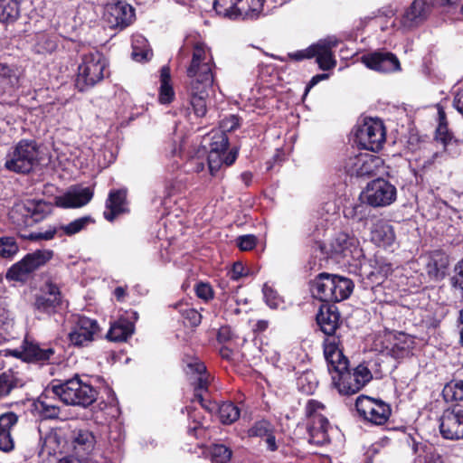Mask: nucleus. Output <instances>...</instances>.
<instances>
[{"label": "nucleus", "instance_id": "f257e3e1", "mask_svg": "<svg viewBox=\"0 0 463 463\" xmlns=\"http://www.w3.org/2000/svg\"><path fill=\"white\" fill-rule=\"evenodd\" d=\"M214 66L213 58L206 46L203 43H195L186 73L190 79L187 90L189 100L197 117H203L207 112L206 100L209 89L213 83Z\"/></svg>", "mask_w": 463, "mask_h": 463}, {"label": "nucleus", "instance_id": "f03ea898", "mask_svg": "<svg viewBox=\"0 0 463 463\" xmlns=\"http://www.w3.org/2000/svg\"><path fill=\"white\" fill-rule=\"evenodd\" d=\"M52 393L64 404L86 408L97 400V391L78 374L65 381H53Z\"/></svg>", "mask_w": 463, "mask_h": 463}, {"label": "nucleus", "instance_id": "7ed1b4c3", "mask_svg": "<svg viewBox=\"0 0 463 463\" xmlns=\"http://www.w3.org/2000/svg\"><path fill=\"white\" fill-rule=\"evenodd\" d=\"M108 68V61L99 52L84 54L78 67L76 86L80 91L91 88L100 82Z\"/></svg>", "mask_w": 463, "mask_h": 463}, {"label": "nucleus", "instance_id": "20e7f679", "mask_svg": "<svg viewBox=\"0 0 463 463\" xmlns=\"http://www.w3.org/2000/svg\"><path fill=\"white\" fill-rule=\"evenodd\" d=\"M264 0H215L217 14L231 19L255 20L263 11Z\"/></svg>", "mask_w": 463, "mask_h": 463}, {"label": "nucleus", "instance_id": "39448f33", "mask_svg": "<svg viewBox=\"0 0 463 463\" xmlns=\"http://www.w3.org/2000/svg\"><path fill=\"white\" fill-rule=\"evenodd\" d=\"M39 162L37 145L32 140H21L6 156L5 166L16 173H29Z\"/></svg>", "mask_w": 463, "mask_h": 463}, {"label": "nucleus", "instance_id": "423d86ee", "mask_svg": "<svg viewBox=\"0 0 463 463\" xmlns=\"http://www.w3.org/2000/svg\"><path fill=\"white\" fill-rule=\"evenodd\" d=\"M372 379V372L365 364H360L353 371L347 368L332 376L334 386L342 395H353L358 392Z\"/></svg>", "mask_w": 463, "mask_h": 463}, {"label": "nucleus", "instance_id": "0eeeda50", "mask_svg": "<svg viewBox=\"0 0 463 463\" xmlns=\"http://www.w3.org/2000/svg\"><path fill=\"white\" fill-rule=\"evenodd\" d=\"M325 406L315 400H309L306 405V415L308 418V441L315 445H324L329 441L327 433L328 420L321 413Z\"/></svg>", "mask_w": 463, "mask_h": 463}, {"label": "nucleus", "instance_id": "6e6552de", "mask_svg": "<svg viewBox=\"0 0 463 463\" xmlns=\"http://www.w3.org/2000/svg\"><path fill=\"white\" fill-rule=\"evenodd\" d=\"M95 444L96 439L91 431L73 430L70 440L72 455L61 458L59 463H96L88 457L93 451Z\"/></svg>", "mask_w": 463, "mask_h": 463}, {"label": "nucleus", "instance_id": "1a4fd4ad", "mask_svg": "<svg viewBox=\"0 0 463 463\" xmlns=\"http://www.w3.org/2000/svg\"><path fill=\"white\" fill-rule=\"evenodd\" d=\"M52 256L53 251L51 250H37L28 253L8 269L6 278L11 280L23 281L31 272L46 264Z\"/></svg>", "mask_w": 463, "mask_h": 463}, {"label": "nucleus", "instance_id": "9d476101", "mask_svg": "<svg viewBox=\"0 0 463 463\" xmlns=\"http://www.w3.org/2000/svg\"><path fill=\"white\" fill-rule=\"evenodd\" d=\"M52 256L53 251L51 250H37L28 253L8 269L6 278L11 280L23 281L31 272L46 264Z\"/></svg>", "mask_w": 463, "mask_h": 463}, {"label": "nucleus", "instance_id": "9b49d317", "mask_svg": "<svg viewBox=\"0 0 463 463\" xmlns=\"http://www.w3.org/2000/svg\"><path fill=\"white\" fill-rule=\"evenodd\" d=\"M355 137L358 145L363 148L378 151L385 141V128L382 120L369 118L358 127Z\"/></svg>", "mask_w": 463, "mask_h": 463}, {"label": "nucleus", "instance_id": "f8f14e48", "mask_svg": "<svg viewBox=\"0 0 463 463\" xmlns=\"http://www.w3.org/2000/svg\"><path fill=\"white\" fill-rule=\"evenodd\" d=\"M208 155V167L212 175H215L222 165H232L238 155L236 148L228 152L229 139L223 133L213 137Z\"/></svg>", "mask_w": 463, "mask_h": 463}, {"label": "nucleus", "instance_id": "ddd939ff", "mask_svg": "<svg viewBox=\"0 0 463 463\" xmlns=\"http://www.w3.org/2000/svg\"><path fill=\"white\" fill-rule=\"evenodd\" d=\"M383 165V159L369 153H359L349 156L344 168L351 176L370 177L378 174Z\"/></svg>", "mask_w": 463, "mask_h": 463}, {"label": "nucleus", "instance_id": "4468645a", "mask_svg": "<svg viewBox=\"0 0 463 463\" xmlns=\"http://www.w3.org/2000/svg\"><path fill=\"white\" fill-rule=\"evenodd\" d=\"M355 407L364 420L375 425L384 424L391 415V408L387 403L364 395L356 399Z\"/></svg>", "mask_w": 463, "mask_h": 463}, {"label": "nucleus", "instance_id": "2eb2a0df", "mask_svg": "<svg viewBox=\"0 0 463 463\" xmlns=\"http://www.w3.org/2000/svg\"><path fill=\"white\" fill-rule=\"evenodd\" d=\"M439 433L449 440L463 439V406L446 409L439 418Z\"/></svg>", "mask_w": 463, "mask_h": 463}, {"label": "nucleus", "instance_id": "dca6fc26", "mask_svg": "<svg viewBox=\"0 0 463 463\" xmlns=\"http://www.w3.org/2000/svg\"><path fill=\"white\" fill-rule=\"evenodd\" d=\"M364 197L371 206L384 207L396 200V187L390 182L378 178L368 184Z\"/></svg>", "mask_w": 463, "mask_h": 463}, {"label": "nucleus", "instance_id": "f3484780", "mask_svg": "<svg viewBox=\"0 0 463 463\" xmlns=\"http://www.w3.org/2000/svg\"><path fill=\"white\" fill-rule=\"evenodd\" d=\"M99 326L96 320L84 316L74 317L73 326L69 333V340L74 346H85L94 340Z\"/></svg>", "mask_w": 463, "mask_h": 463}, {"label": "nucleus", "instance_id": "a211bd4d", "mask_svg": "<svg viewBox=\"0 0 463 463\" xmlns=\"http://www.w3.org/2000/svg\"><path fill=\"white\" fill-rule=\"evenodd\" d=\"M103 17L110 28L123 30L133 22L135 12L127 3H110L106 5Z\"/></svg>", "mask_w": 463, "mask_h": 463}, {"label": "nucleus", "instance_id": "6ab92c4d", "mask_svg": "<svg viewBox=\"0 0 463 463\" xmlns=\"http://www.w3.org/2000/svg\"><path fill=\"white\" fill-rule=\"evenodd\" d=\"M62 303V297L59 287L47 282L41 289V293L36 297L34 307L44 314H54Z\"/></svg>", "mask_w": 463, "mask_h": 463}, {"label": "nucleus", "instance_id": "aec40b11", "mask_svg": "<svg viewBox=\"0 0 463 463\" xmlns=\"http://www.w3.org/2000/svg\"><path fill=\"white\" fill-rule=\"evenodd\" d=\"M362 62L369 69L388 73L401 70V64L396 57L389 52H373L362 56Z\"/></svg>", "mask_w": 463, "mask_h": 463}, {"label": "nucleus", "instance_id": "412c9836", "mask_svg": "<svg viewBox=\"0 0 463 463\" xmlns=\"http://www.w3.org/2000/svg\"><path fill=\"white\" fill-rule=\"evenodd\" d=\"M15 357H20L28 363L47 364L55 361V350L52 347L43 348L37 344L24 342L23 350L12 352Z\"/></svg>", "mask_w": 463, "mask_h": 463}, {"label": "nucleus", "instance_id": "4be33fe9", "mask_svg": "<svg viewBox=\"0 0 463 463\" xmlns=\"http://www.w3.org/2000/svg\"><path fill=\"white\" fill-rule=\"evenodd\" d=\"M338 41L333 37L320 40L313 44L314 57L317 58V62L321 70L329 71L335 67L336 61L332 49L336 47Z\"/></svg>", "mask_w": 463, "mask_h": 463}, {"label": "nucleus", "instance_id": "5701e85b", "mask_svg": "<svg viewBox=\"0 0 463 463\" xmlns=\"http://www.w3.org/2000/svg\"><path fill=\"white\" fill-rule=\"evenodd\" d=\"M93 197L89 187H74L55 198V204L61 208H79L86 205Z\"/></svg>", "mask_w": 463, "mask_h": 463}, {"label": "nucleus", "instance_id": "b1692460", "mask_svg": "<svg viewBox=\"0 0 463 463\" xmlns=\"http://www.w3.org/2000/svg\"><path fill=\"white\" fill-rule=\"evenodd\" d=\"M391 346H387V353L395 359H402L409 356L414 348V338L403 332L390 335Z\"/></svg>", "mask_w": 463, "mask_h": 463}, {"label": "nucleus", "instance_id": "393cba45", "mask_svg": "<svg viewBox=\"0 0 463 463\" xmlns=\"http://www.w3.org/2000/svg\"><path fill=\"white\" fill-rule=\"evenodd\" d=\"M339 320L340 314L334 305L321 306L317 315V324L326 335H335V330L339 326Z\"/></svg>", "mask_w": 463, "mask_h": 463}, {"label": "nucleus", "instance_id": "a878e982", "mask_svg": "<svg viewBox=\"0 0 463 463\" xmlns=\"http://www.w3.org/2000/svg\"><path fill=\"white\" fill-rule=\"evenodd\" d=\"M435 140L442 146L443 153L451 157L459 156L461 142L449 130L447 123L439 124L436 129Z\"/></svg>", "mask_w": 463, "mask_h": 463}, {"label": "nucleus", "instance_id": "bb28decb", "mask_svg": "<svg viewBox=\"0 0 463 463\" xmlns=\"http://www.w3.org/2000/svg\"><path fill=\"white\" fill-rule=\"evenodd\" d=\"M334 275L329 273L318 274L311 284V292L314 298L322 302H334L336 297L333 295Z\"/></svg>", "mask_w": 463, "mask_h": 463}, {"label": "nucleus", "instance_id": "cd10ccee", "mask_svg": "<svg viewBox=\"0 0 463 463\" xmlns=\"http://www.w3.org/2000/svg\"><path fill=\"white\" fill-rule=\"evenodd\" d=\"M18 417L14 412H5L0 415V450L10 452L14 448L11 435L12 430L17 424Z\"/></svg>", "mask_w": 463, "mask_h": 463}, {"label": "nucleus", "instance_id": "c85d7f7f", "mask_svg": "<svg viewBox=\"0 0 463 463\" xmlns=\"http://www.w3.org/2000/svg\"><path fill=\"white\" fill-rule=\"evenodd\" d=\"M187 373L194 376L192 383L194 386L195 397L203 402V392L208 390L209 374L206 372L205 365L194 361L187 364Z\"/></svg>", "mask_w": 463, "mask_h": 463}, {"label": "nucleus", "instance_id": "c756f323", "mask_svg": "<svg viewBox=\"0 0 463 463\" xmlns=\"http://www.w3.org/2000/svg\"><path fill=\"white\" fill-rule=\"evenodd\" d=\"M429 6L423 0H414L405 11L402 24L406 28H412L421 24L428 15Z\"/></svg>", "mask_w": 463, "mask_h": 463}, {"label": "nucleus", "instance_id": "7c9ffc66", "mask_svg": "<svg viewBox=\"0 0 463 463\" xmlns=\"http://www.w3.org/2000/svg\"><path fill=\"white\" fill-rule=\"evenodd\" d=\"M449 265V256L440 250L431 252L426 266L429 277L435 280L442 279Z\"/></svg>", "mask_w": 463, "mask_h": 463}, {"label": "nucleus", "instance_id": "2f4dec72", "mask_svg": "<svg viewBox=\"0 0 463 463\" xmlns=\"http://www.w3.org/2000/svg\"><path fill=\"white\" fill-rule=\"evenodd\" d=\"M371 241L384 248L392 245L395 241L392 225L383 220L377 221L371 229Z\"/></svg>", "mask_w": 463, "mask_h": 463}, {"label": "nucleus", "instance_id": "473e14b6", "mask_svg": "<svg viewBox=\"0 0 463 463\" xmlns=\"http://www.w3.org/2000/svg\"><path fill=\"white\" fill-rule=\"evenodd\" d=\"M127 192L125 190L111 191L106 202V211L103 213L104 218L109 222H113L115 218L127 211L126 209Z\"/></svg>", "mask_w": 463, "mask_h": 463}, {"label": "nucleus", "instance_id": "72a5a7b5", "mask_svg": "<svg viewBox=\"0 0 463 463\" xmlns=\"http://www.w3.org/2000/svg\"><path fill=\"white\" fill-rule=\"evenodd\" d=\"M134 333V324L127 318H119L111 324L107 338L112 342H126Z\"/></svg>", "mask_w": 463, "mask_h": 463}, {"label": "nucleus", "instance_id": "f704fd0d", "mask_svg": "<svg viewBox=\"0 0 463 463\" xmlns=\"http://www.w3.org/2000/svg\"><path fill=\"white\" fill-rule=\"evenodd\" d=\"M355 240L345 233L336 235L329 244V253L332 256L347 257L352 253L351 247L354 246Z\"/></svg>", "mask_w": 463, "mask_h": 463}, {"label": "nucleus", "instance_id": "c9c22d12", "mask_svg": "<svg viewBox=\"0 0 463 463\" xmlns=\"http://www.w3.org/2000/svg\"><path fill=\"white\" fill-rule=\"evenodd\" d=\"M24 381L18 372L12 369L0 374V396H7L14 389L21 388Z\"/></svg>", "mask_w": 463, "mask_h": 463}, {"label": "nucleus", "instance_id": "e433bc0d", "mask_svg": "<svg viewBox=\"0 0 463 463\" xmlns=\"http://www.w3.org/2000/svg\"><path fill=\"white\" fill-rule=\"evenodd\" d=\"M52 387L47 389L37 401L36 408L43 414L44 418L55 419L58 418L61 413V408L51 401Z\"/></svg>", "mask_w": 463, "mask_h": 463}, {"label": "nucleus", "instance_id": "4c0bfd02", "mask_svg": "<svg viewBox=\"0 0 463 463\" xmlns=\"http://www.w3.org/2000/svg\"><path fill=\"white\" fill-rule=\"evenodd\" d=\"M171 75L170 69L167 66L162 67L160 71V90H159V102L161 104H169L175 97V92L172 85L170 84Z\"/></svg>", "mask_w": 463, "mask_h": 463}, {"label": "nucleus", "instance_id": "58836bf2", "mask_svg": "<svg viewBox=\"0 0 463 463\" xmlns=\"http://www.w3.org/2000/svg\"><path fill=\"white\" fill-rule=\"evenodd\" d=\"M27 209L29 212V216L32 220V225L35 222L43 221L47 215H49L52 212V204L42 201H27L26 202Z\"/></svg>", "mask_w": 463, "mask_h": 463}, {"label": "nucleus", "instance_id": "ea45409f", "mask_svg": "<svg viewBox=\"0 0 463 463\" xmlns=\"http://www.w3.org/2000/svg\"><path fill=\"white\" fill-rule=\"evenodd\" d=\"M333 295L336 297L334 302H340L349 298L354 289V283L351 279L334 275Z\"/></svg>", "mask_w": 463, "mask_h": 463}, {"label": "nucleus", "instance_id": "a19ab883", "mask_svg": "<svg viewBox=\"0 0 463 463\" xmlns=\"http://www.w3.org/2000/svg\"><path fill=\"white\" fill-rule=\"evenodd\" d=\"M21 0H0V22L14 23L19 16Z\"/></svg>", "mask_w": 463, "mask_h": 463}, {"label": "nucleus", "instance_id": "79ce46f5", "mask_svg": "<svg viewBox=\"0 0 463 463\" xmlns=\"http://www.w3.org/2000/svg\"><path fill=\"white\" fill-rule=\"evenodd\" d=\"M9 218L18 227L32 225L26 203H15L9 212Z\"/></svg>", "mask_w": 463, "mask_h": 463}, {"label": "nucleus", "instance_id": "37998d69", "mask_svg": "<svg viewBox=\"0 0 463 463\" xmlns=\"http://www.w3.org/2000/svg\"><path fill=\"white\" fill-rule=\"evenodd\" d=\"M94 222V219L90 216H83L78 218L68 224L60 225V229L61 232L59 234V237L62 235L72 236L82 230H84L88 225Z\"/></svg>", "mask_w": 463, "mask_h": 463}, {"label": "nucleus", "instance_id": "c03bdc74", "mask_svg": "<svg viewBox=\"0 0 463 463\" xmlns=\"http://www.w3.org/2000/svg\"><path fill=\"white\" fill-rule=\"evenodd\" d=\"M442 395L447 402L463 401V380H453L447 383Z\"/></svg>", "mask_w": 463, "mask_h": 463}, {"label": "nucleus", "instance_id": "a18cd8bd", "mask_svg": "<svg viewBox=\"0 0 463 463\" xmlns=\"http://www.w3.org/2000/svg\"><path fill=\"white\" fill-rule=\"evenodd\" d=\"M412 450L418 455V463H421L422 454H424V463H446L439 454L430 449L427 451V445L425 444L414 441Z\"/></svg>", "mask_w": 463, "mask_h": 463}, {"label": "nucleus", "instance_id": "49530a36", "mask_svg": "<svg viewBox=\"0 0 463 463\" xmlns=\"http://www.w3.org/2000/svg\"><path fill=\"white\" fill-rule=\"evenodd\" d=\"M240 417V410L232 402H223L219 406V418L224 424H232Z\"/></svg>", "mask_w": 463, "mask_h": 463}, {"label": "nucleus", "instance_id": "de8ad7c7", "mask_svg": "<svg viewBox=\"0 0 463 463\" xmlns=\"http://www.w3.org/2000/svg\"><path fill=\"white\" fill-rule=\"evenodd\" d=\"M324 355L326 361H332V357H342V349L340 348V339L337 335H326L324 341Z\"/></svg>", "mask_w": 463, "mask_h": 463}, {"label": "nucleus", "instance_id": "09e8293b", "mask_svg": "<svg viewBox=\"0 0 463 463\" xmlns=\"http://www.w3.org/2000/svg\"><path fill=\"white\" fill-rule=\"evenodd\" d=\"M213 463H228L232 458V450L222 444H214L211 448Z\"/></svg>", "mask_w": 463, "mask_h": 463}, {"label": "nucleus", "instance_id": "8fccbe9b", "mask_svg": "<svg viewBox=\"0 0 463 463\" xmlns=\"http://www.w3.org/2000/svg\"><path fill=\"white\" fill-rule=\"evenodd\" d=\"M13 324V318L11 317L9 311L0 306V342L9 336Z\"/></svg>", "mask_w": 463, "mask_h": 463}, {"label": "nucleus", "instance_id": "3c124183", "mask_svg": "<svg viewBox=\"0 0 463 463\" xmlns=\"http://www.w3.org/2000/svg\"><path fill=\"white\" fill-rule=\"evenodd\" d=\"M18 251V245L13 237L0 238V257L11 258Z\"/></svg>", "mask_w": 463, "mask_h": 463}, {"label": "nucleus", "instance_id": "603ef678", "mask_svg": "<svg viewBox=\"0 0 463 463\" xmlns=\"http://www.w3.org/2000/svg\"><path fill=\"white\" fill-rule=\"evenodd\" d=\"M0 82L10 87L18 84V76L15 71L5 63H0Z\"/></svg>", "mask_w": 463, "mask_h": 463}, {"label": "nucleus", "instance_id": "864d4df0", "mask_svg": "<svg viewBox=\"0 0 463 463\" xmlns=\"http://www.w3.org/2000/svg\"><path fill=\"white\" fill-rule=\"evenodd\" d=\"M271 432H273V427L265 420L255 422L248 430L250 437H264Z\"/></svg>", "mask_w": 463, "mask_h": 463}, {"label": "nucleus", "instance_id": "5fc2aeb1", "mask_svg": "<svg viewBox=\"0 0 463 463\" xmlns=\"http://www.w3.org/2000/svg\"><path fill=\"white\" fill-rule=\"evenodd\" d=\"M145 42H146V40L143 39L142 37H140V41H139V39H137V40H134V42H133L132 58L136 61H146L152 56V52L149 49H147L146 47H139L137 45V43H145Z\"/></svg>", "mask_w": 463, "mask_h": 463}, {"label": "nucleus", "instance_id": "6e6d98bb", "mask_svg": "<svg viewBox=\"0 0 463 463\" xmlns=\"http://www.w3.org/2000/svg\"><path fill=\"white\" fill-rule=\"evenodd\" d=\"M180 313L190 326L195 327L201 324L202 315L196 309L181 306Z\"/></svg>", "mask_w": 463, "mask_h": 463}, {"label": "nucleus", "instance_id": "4d7b16f0", "mask_svg": "<svg viewBox=\"0 0 463 463\" xmlns=\"http://www.w3.org/2000/svg\"><path fill=\"white\" fill-rule=\"evenodd\" d=\"M329 372H335V374L347 369L349 361L342 353V357L333 356L332 361H326Z\"/></svg>", "mask_w": 463, "mask_h": 463}, {"label": "nucleus", "instance_id": "13d9d810", "mask_svg": "<svg viewBox=\"0 0 463 463\" xmlns=\"http://www.w3.org/2000/svg\"><path fill=\"white\" fill-rule=\"evenodd\" d=\"M61 232L60 226H52L48 228L44 232H39L30 234V239L32 240H45L49 241L54 238L55 235H58Z\"/></svg>", "mask_w": 463, "mask_h": 463}, {"label": "nucleus", "instance_id": "bf43d9fd", "mask_svg": "<svg viewBox=\"0 0 463 463\" xmlns=\"http://www.w3.org/2000/svg\"><path fill=\"white\" fill-rule=\"evenodd\" d=\"M263 294L266 303L272 308H277L279 304V297L277 292L270 287L265 285L263 288Z\"/></svg>", "mask_w": 463, "mask_h": 463}, {"label": "nucleus", "instance_id": "052dcab7", "mask_svg": "<svg viewBox=\"0 0 463 463\" xmlns=\"http://www.w3.org/2000/svg\"><path fill=\"white\" fill-rule=\"evenodd\" d=\"M256 242V237L251 234L242 235L237 239V245L241 250H252L255 247Z\"/></svg>", "mask_w": 463, "mask_h": 463}, {"label": "nucleus", "instance_id": "680f3d73", "mask_svg": "<svg viewBox=\"0 0 463 463\" xmlns=\"http://www.w3.org/2000/svg\"><path fill=\"white\" fill-rule=\"evenodd\" d=\"M195 292L198 298L203 300H209L213 298V293L212 287L208 283H199L196 285Z\"/></svg>", "mask_w": 463, "mask_h": 463}, {"label": "nucleus", "instance_id": "e2e57ef3", "mask_svg": "<svg viewBox=\"0 0 463 463\" xmlns=\"http://www.w3.org/2000/svg\"><path fill=\"white\" fill-rule=\"evenodd\" d=\"M314 48L313 45L309 46L308 48L305 50H300L296 52L288 53V57L291 60L299 61L304 59H310L314 57Z\"/></svg>", "mask_w": 463, "mask_h": 463}, {"label": "nucleus", "instance_id": "0e129e2a", "mask_svg": "<svg viewBox=\"0 0 463 463\" xmlns=\"http://www.w3.org/2000/svg\"><path fill=\"white\" fill-rule=\"evenodd\" d=\"M229 275L232 279L238 280L243 276H246L245 268L241 262H236L233 264L232 269L229 272Z\"/></svg>", "mask_w": 463, "mask_h": 463}, {"label": "nucleus", "instance_id": "69168bd1", "mask_svg": "<svg viewBox=\"0 0 463 463\" xmlns=\"http://www.w3.org/2000/svg\"><path fill=\"white\" fill-rule=\"evenodd\" d=\"M453 106L463 116V89L458 90L455 94Z\"/></svg>", "mask_w": 463, "mask_h": 463}, {"label": "nucleus", "instance_id": "338daca9", "mask_svg": "<svg viewBox=\"0 0 463 463\" xmlns=\"http://www.w3.org/2000/svg\"><path fill=\"white\" fill-rule=\"evenodd\" d=\"M232 338V331L228 326H222L219 329L217 334V340L220 343H224Z\"/></svg>", "mask_w": 463, "mask_h": 463}, {"label": "nucleus", "instance_id": "774afa93", "mask_svg": "<svg viewBox=\"0 0 463 463\" xmlns=\"http://www.w3.org/2000/svg\"><path fill=\"white\" fill-rule=\"evenodd\" d=\"M392 271V265L390 263H383L380 265L379 269L377 270V274L372 272V276H377L378 279H383L388 276V274Z\"/></svg>", "mask_w": 463, "mask_h": 463}]
</instances>
